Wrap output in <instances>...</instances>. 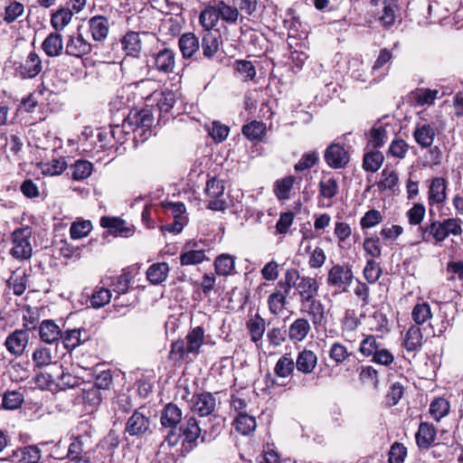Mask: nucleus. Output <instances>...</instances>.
<instances>
[{
  "label": "nucleus",
  "instance_id": "c85d7f7f",
  "mask_svg": "<svg viewBox=\"0 0 463 463\" xmlns=\"http://www.w3.org/2000/svg\"><path fill=\"white\" fill-rule=\"evenodd\" d=\"M339 184L332 175H323L318 183V194L323 199L332 201L338 194Z\"/></svg>",
  "mask_w": 463,
  "mask_h": 463
},
{
  "label": "nucleus",
  "instance_id": "f03ea898",
  "mask_svg": "<svg viewBox=\"0 0 463 463\" xmlns=\"http://www.w3.org/2000/svg\"><path fill=\"white\" fill-rule=\"evenodd\" d=\"M294 288L299 297V300L317 296L319 291V283L316 278L309 276H300L296 269H289L285 273V292L288 294Z\"/></svg>",
  "mask_w": 463,
  "mask_h": 463
},
{
  "label": "nucleus",
  "instance_id": "79ce46f5",
  "mask_svg": "<svg viewBox=\"0 0 463 463\" xmlns=\"http://www.w3.org/2000/svg\"><path fill=\"white\" fill-rule=\"evenodd\" d=\"M234 259L231 255L222 254L214 261L215 272L219 276H228L234 269Z\"/></svg>",
  "mask_w": 463,
  "mask_h": 463
},
{
  "label": "nucleus",
  "instance_id": "4be33fe9",
  "mask_svg": "<svg viewBox=\"0 0 463 463\" xmlns=\"http://www.w3.org/2000/svg\"><path fill=\"white\" fill-rule=\"evenodd\" d=\"M28 344V333L24 330H15L5 340L7 350L14 355H21Z\"/></svg>",
  "mask_w": 463,
  "mask_h": 463
},
{
  "label": "nucleus",
  "instance_id": "bb28decb",
  "mask_svg": "<svg viewBox=\"0 0 463 463\" xmlns=\"http://www.w3.org/2000/svg\"><path fill=\"white\" fill-rule=\"evenodd\" d=\"M178 46L183 57L189 59L199 51L200 42L194 33H186L179 38Z\"/></svg>",
  "mask_w": 463,
  "mask_h": 463
},
{
  "label": "nucleus",
  "instance_id": "c756f323",
  "mask_svg": "<svg viewBox=\"0 0 463 463\" xmlns=\"http://www.w3.org/2000/svg\"><path fill=\"white\" fill-rule=\"evenodd\" d=\"M63 345L67 350H73L80 344L89 339L88 332L85 329H70L61 334Z\"/></svg>",
  "mask_w": 463,
  "mask_h": 463
},
{
  "label": "nucleus",
  "instance_id": "603ef678",
  "mask_svg": "<svg viewBox=\"0 0 463 463\" xmlns=\"http://www.w3.org/2000/svg\"><path fill=\"white\" fill-rule=\"evenodd\" d=\"M439 91L437 90L419 89L412 92L413 100L420 106L431 105L437 99Z\"/></svg>",
  "mask_w": 463,
  "mask_h": 463
},
{
  "label": "nucleus",
  "instance_id": "0eeeda50",
  "mask_svg": "<svg viewBox=\"0 0 463 463\" xmlns=\"http://www.w3.org/2000/svg\"><path fill=\"white\" fill-rule=\"evenodd\" d=\"M300 311L310 317L312 324L315 326H325L326 317L325 305L317 298V296H312L299 300Z\"/></svg>",
  "mask_w": 463,
  "mask_h": 463
},
{
  "label": "nucleus",
  "instance_id": "0e129e2a",
  "mask_svg": "<svg viewBox=\"0 0 463 463\" xmlns=\"http://www.w3.org/2000/svg\"><path fill=\"white\" fill-rule=\"evenodd\" d=\"M382 275V268L373 260H368L364 269V276L370 284L376 282Z\"/></svg>",
  "mask_w": 463,
  "mask_h": 463
},
{
  "label": "nucleus",
  "instance_id": "a19ab883",
  "mask_svg": "<svg viewBox=\"0 0 463 463\" xmlns=\"http://www.w3.org/2000/svg\"><path fill=\"white\" fill-rule=\"evenodd\" d=\"M242 134L251 141L260 140L266 133V126L264 123L253 120L242 127Z\"/></svg>",
  "mask_w": 463,
  "mask_h": 463
},
{
  "label": "nucleus",
  "instance_id": "6e6552de",
  "mask_svg": "<svg viewBox=\"0 0 463 463\" xmlns=\"http://www.w3.org/2000/svg\"><path fill=\"white\" fill-rule=\"evenodd\" d=\"M177 433L184 438L183 446L186 449H192L196 445V440L201 436L202 430L194 416L186 415L177 429Z\"/></svg>",
  "mask_w": 463,
  "mask_h": 463
},
{
  "label": "nucleus",
  "instance_id": "aec40b11",
  "mask_svg": "<svg viewBox=\"0 0 463 463\" xmlns=\"http://www.w3.org/2000/svg\"><path fill=\"white\" fill-rule=\"evenodd\" d=\"M317 354L309 349L304 348L296 358L295 366L303 374H310L317 365Z\"/></svg>",
  "mask_w": 463,
  "mask_h": 463
},
{
  "label": "nucleus",
  "instance_id": "4d7b16f0",
  "mask_svg": "<svg viewBox=\"0 0 463 463\" xmlns=\"http://www.w3.org/2000/svg\"><path fill=\"white\" fill-rule=\"evenodd\" d=\"M446 271L449 274L448 280L460 282V288L463 290V260H452L447 264Z\"/></svg>",
  "mask_w": 463,
  "mask_h": 463
},
{
  "label": "nucleus",
  "instance_id": "13d9d810",
  "mask_svg": "<svg viewBox=\"0 0 463 463\" xmlns=\"http://www.w3.org/2000/svg\"><path fill=\"white\" fill-rule=\"evenodd\" d=\"M33 361L36 367L42 368L52 364L51 350L46 347H39L33 353Z\"/></svg>",
  "mask_w": 463,
  "mask_h": 463
},
{
  "label": "nucleus",
  "instance_id": "4468645a",
  "mask_svg": "<svg viewBox=\"0 0 463 463\" xmlns=\"http://www.w3.org/2000/svg\"><path fill=\"white\" fill-rule=\"evenodd\" d=\"M415 142L421 148L430 147L437 136V128L430 123H418L412 133Z\"/></svg>",
  "mask_w": 463,
  "mask_h": 463
},
{
  "label": "nucleus",
  "instance_id": "a211bd4d",
  "mask_svg": "<svg viewBox=\"0 0 463 463\" xmlns=\"http://www.w3.org/2000/svg\"><path fill=\"white\" fill-rule=\"evenodd\" d=\"M91 52V44L78 33L69 37L66 43L65 53L70 56L81 58Z\"/></svg>",
  "mask_w": 463,
  "mask_h": 463
},
{
  "label": "nucleus",
  "instance_id": "c03bdc74",
  "mask_svg": "<svg viewBox=\"0 0 463 463\" xmlns=\"http://www.w3.org/2000/svg\"><path fill=\"white\" fill-rule=\"evenodd\" d=\"M295 177L286 176L280 180H277L274 185V192L279 200H287L289 198L290 191L294 185Z\"/></svg>",
  "mask_w": 463,
  "mask_h": 463
},
{
  "label": "nucleus",
  "instance_id": "9d476101",
  "mask_svg": "<svg viewBox=\"0 0 463 463\" xmlns=\"http://www.w3.org/2000/svg\"><path fill=\"white\" fill-rule=\"evenodd\" d=\"M42 70V61L34 52H31L23 61L15 65V72L22 79L35 78Z\"/></svg>",
  "mask_w": 463,
  "mask_h": 463
},
{
  "label": "nucleus",
  "instance_id": "6e6d98bb",
  "mask_svg": "<svg viewBox=\"0 0 463 463\" xmlns=\"http://www.w3.org/2000/svg\"><path fill=\"white\" fill-rule=\"evenodd\" d=\"M350 355L351 354L347 351V348L339 342L334 343L329 349V357L337 365L343 364Z\"/></svg>",
  "mask_w": 463,
  "mask_h": 463
},
{
  "label": "nucleus",
  "instance_id": "7c9ffc66",
  "mask_svg": "<svg viewBox=\"0 0 463 463\" xmlns=\"http://www.w3.org/2000/svg\"><path fill=\"white\" fill-rule=\"evenodd\" d=\"M130 126H135L137 131L145 133L149 130L154 122L152 113L147 109L136 112L128 117Z\"/></svg>",
  "mask_w": 463,
  "mask_h": 463
},
{
  "label": "nucleus",
  "instance_id": "72a5a7b5",
  "mask_svg": "<svg viewBox=\"0 0 463 463\" xmlns=\"http://www.w3.org/2000/svg\"><path fill=\"white\" fill-rule=\"evenodd\" d=\"M169 273V266L166 262L152 264L146 270V278L151 284L159 285L164 282Z\"/></svg>",
  "mask_w": 463,
  "mask_h": 463
},
{
  "label": "nucleus",
  "instance_id": "c9c22d12",
  "mask_svg": "<svg viewBox=\"0 0 463 463\" xmlns=\"http://www.w3.org/2000/svg\"><path fill=\"white\" fill-rule=\"evenodd\" d=\"M188 353L197 354L204 342V330L202 326L193 328L186 335Z\"/></svg>",
  "mask_w": 463,
  "mask_h": 463
},
{
  "label": "nucleus",
  "instance_id": "69168bd1",
  "mask_svg": "<svg viewBox=\"0 0 463 463\" xmlns=\"http://www.w3.org/2000/svg\"><path fill=\"white\" fill-rule=\"evenodd\" d=\"M409 150V145L402 138H395L392 141L388 154L399 159H403Z\"/></svg>",
  "mask_w": 463,
  "mask_h": 463
},
{
  "label": "nucleus",
  "instance_id": "680f3d73",
  "mask_svg": "<svg viewBox=\"0 0 463 463\" xmlns=\"http://www.w3.org/2000/svg\"><path fill=\"white\" fill-rule=\"evenodd\" d=\"M426 213L425 206L420 203H416L406 213L408 222L411 225H420Z\"/></svg>",
  "mask_w": 463,
  "mask_h": 463
},
{
  "label": "nucleus",
  "instance_id": "9b49d317",
  "mask_svg": "<svg viewBox=\"0 0 463 463\" xmlns=\"http://www.w3.org/2000/svg\"><path fill=\"white\" fill-rule=\"evenodd\" d=\"M150 418L139 411H136L128 420L125 431L133 437H141L150 431Z\"/></svg>",
  "mask_w": 463,
  "mask_h": 463
},
{
  "label": "nucleus",
  "instance_id": "f3484780",
  "mask_svg": "<svg viewBox=\"0 0 463 463\" xmlns=\"http://www.w3.org/2000/svg\"><path fill=\"white\" fill-rule=\"evenodd\" d=\"M180 263L182 266L196 265L205 260L206 255L203 249L198 248L197 242H187L183 252L180 254Z\"/></svg>",
  "mask_w": 463,
  "mask_h": 463
},
{
  "label": "nucleus",
  "instance_id": "e2e57ef3",
  "mask_svg": "<svg viewBox=\"0 0 463 463\" xmlns=\"http://www.w3.org/2000/svg\"><path fill=\"white\" fill-rule=\"evenodd\" d=\"M220 18L229 24H235L239 18V10L237 7H232L221 2L218 5Z\"/></svg>",
  "mask_w": 463,
  "mask_h": 463
},
{
  "label": "nucleus",
  "instance_id": "f8f14e48",
  "mask_svg": "<svg viewBox=\"0 0 463 463\" xmlns=\"http://www.w3.org/2000/svg\"><path fill=\"white\" fill-rule=\"evenodd\" d=\"M448 181L444 177H433L428 187L429 206L442 204L447 200Z\"/></svg>",
  "mask_w": 463,
  "mask_h": 463
},
{
  "label": "nucleus",
  "instance_id": "393cba45",
  "mask_svg": "<svg viewBox=\"0 0 463 463\" xmlns=\"http://www.w3.org/2000/svg\"><path fill=\"white\" fill-rule=\"evenodd\" d=\"M436 439V430L434 426L428 422H421L418 431L415 434V439L420 449H429Z\"/></svg>",
  "mask_w": 463,
  "mask_h": 463
},
{
  "label": "nucleus",
  "instance_id": "bf43d9fd",
  "mask_svg": "<svg viewBox=\"0 0 463 463\" xmlns=\"http://www.w3.org/2000/svg\"><path fill=\"white\" fill-rule=\"evenodd\" d=\"M380 348L376 337L373 335L365 336L359 346L360 354L364 357L373 356Z\"/></svg>",
  "mask_w": 463,
  "mask_h": 463
},
{
  "label": "nucleus",
  "instance_id": "dca6fc26",
  "mask_svg": "<svg viewBox=\"0 0 463 463\" xmlns=\"http://www.w3.org/2000/svg\"><path fill=\"white\" fill-rule=\"evenodd\" d=\"M100 225L115 236L129 237L134 233L133 226L118 217L104 216L100 219Z\"/></svg>",
  "mask_w": 463,
  "mask_h": 463
},
{
  "label": "nucleus",
  "instance_id": "1a4fd4ad",
  "mask_svg": "<svg viewBox=\"0 0 463 463\" xmlns=\"http://www.w3.org/2000/svg\"><path fill=\"white\" fill-rule=\"evenodd\" d=\"M326 164L334 169L345 168L350 161L349 153L338 143H332L325 151Z\"/></svg>",
  "mask_w": 463,
  "mask_h": 463
},
{
  "label": "nucleus",
  "instance_id": "7ed1b4c3",
  "mask_svg": "<svg viewBox=\"0 0 463 463\" xmlns=\"http://www.w3.org/2000/svg\"><path fill=\"white\" fill-rule=\"evenodd\" d=\"M182 419V410L176 404L170 402L164 407L160 414V422L164 428H169L170 431L162 442V447L167 444L171 448L179 442L181 435L177 433V426L181 424Z\"/></svg>",
  "mask_w": 463,
  "mask_h": 463
},
{
  "label": "nucleus",
  "instance_id": "20e7f679",
  "mask_svg": "<svg viewBox=\"0 0 463 463\" xmlns=\"http://www.w3.org/2000/svg\"><path fill=\"white\" fill-rule=\"evenodd\" d=\"M147 65L160 73H173L175 68V52L164 44L147 55Z\"/></svg>",
  "mask_w": 463,
  "mask_h": 463
},
{
  "label": "nucleus",
  "instance_id": "a18cd8bd",
  "mask_svg": "<svg viewBox=\"0 0 463 463\" xmlns=\"http://www.w3.org/2000/svg\"><path fill=\"white\" fill-rule=\"evenodd\" d=\"M384 156L380 151H372L364 155L363 166L367 172L375 173L381 167Z\"/></svg>",
  "mask_w": 463,
  "mask_h": 463
},
{
  "label": "nucleus",
  "instance_id": "ddd939ff",
  "mask_svg": "<svg viewBox=\"0 0 463 463\" xmlns=\"http://www.w3.org/2000/svg\"><path fill=\"white\" fill-rule=\"evenodd\" d=\"M398 13V0H384L377 12L376 19L384 29H390L394 25Z\"/></svg>",
  "mask_w": 463,
  "mask_h": 463
},
{
  "label": "nucleus",
  "instance_id": "8fccbe9b",
  "mask_svg": "<svg viewBox=\"0 0 463 463\" xmlns=\"http://www.w3.org/2000/svg\"><path fill=\"white\" fill-rule=\"evenodd\" d=\"M72 13L69 8L57 10L51 18V24L56 31H61L71 20Z\"/></svg>",
  "mask_w": 463,
  "mask_h": 463
},
{
  "label": "nucleus",
  "instance_id": "37998d69",
  "mask_svg": "<svg viewBox=\"0 0 463 463\" xmlns=\"http://www.w3.org/2000/svg\"><path fill=\"white\" fill-rule=\"evenodd\" d=\"M449 403L446 399L436 398L430 402V414L439 421L449 413Z\"/></svg>",
  "mask_w": 463,
  "mask_h": 463
},
{
  "label": "nucleus",
  "instance_id": "473e14b6",
  "mask_svg": "<svg viewBox=\"0 0 463 463\" xmlns=\"http://www.w3.org/2000/svg\"><path fill=\"white\" fill-rule=\"evenodd\" d=\"M310 329L311 326L307 318H298L289 326L288 337L292 341L300 342L307 337Z\"/></svg>",
  "mask_w": 463,
  "mask_h": 463
},
{
  "label": "nucleus",
  "instance_id": "e433bc0d",
  "mask_svg": "<svg viewBox=\"0 0 463 463\" xmlns=\"http://www.w3.org/2000/svg\"><path fill=\"white\" fill-rule=\"evenodd\" d=\"M61 335L59 326L51 320H44L40 326V337L43 341L52 344Z\"/></svg>",
  "mask_w": 463,
  "mask_h": 463
},
{
  "label": "nucleus",
  "instance_id": "ea45409f",
  "mask_svg": "<svg viewBox=\"0 0 463 463\" xmlns=\"http://www.w3.org/2000/svg\"><path fill=\"white\" fill-rule=\"evenodd\" d=\"M295 367L294 360L286 354L276 363L274 373L279 378H286L293 373Z\"/></svg>",
  "mask_w": 463,
  "mask_h": 463
},
{
  "label": "nucleus",
  "instance_id": "2eb2a0df",
  "mask_svg": "<svg viewBox=\"0 0 463 463\" xmlns=\"http://www.w3.org/2000/svg\"><path fill=\"white\" fill-rule=\"evenodd\" d=\"M192 410L201 417L211 415L216 408V399L211 392H203L193 396Z\"/></svg>",
  "mask_w": 463,
  "mask_h": 463
},
{
  "label": "nucleus",
  "instance_id": "5fc2aeb1",
  "mask_svg": "<svg viewBox=\"0 0 463 463\" xmlns=\"http://www.w3.org/2000/svg\"><path fill=\"white\" fill-rule=\"evenodd\" d=\"M220 18L218 7H208L200 14V23L208 32L214 27Z\"/></svg>",
  "mask_w": 463,
  "mask_h": 463
},
{
  "label": "nucleus",
  "instance_id": "864d4df0",
  "mask_svg": "<svg viewBox=\"0 0 463 463\" xmlns=\"http://www.w3.org/2000/svg\"><path fill=\"white\" fill-rule=\"evenodd\" d=\"M111 299V292L105 288H96L90 297V302L92 307L99 308L107 305Z\"/></svg>",
  "mask_w": 463,
  "mask_h": 463
},
{
  "label": "nucleus",
  "instance_id": "4c0bfd02",
  "mask_svg": "<svg viewBox=\"0 0 463 463\" xmlns=\"http://www.w3.org/2000/svg\"><path fill=\"white\" fill-rule=\"evenodd\" d=\"M432 317L431 307L427 302L417 303L411 311V318L415 326H421Z\"/></svg>",
  "mask_w": 463,
  "mask_h": 463
},
{
  "label": "nucleus",
  "instance_id": "09e8293b",
  "mask_svg": "<svg viewBox=\"0 0 463 463\" xmlns=\"http://www.w3.org/2000/svg\"><path fill=\"white\" fill-rule=\"evenodd\" d=\"M23 402L24 394L19 391H7L3 395L2 406L5 410H16L22 406Z\"/></svg>",
  "mask_w": 463,
  "mask_h": 463
},
{
  "label": "nucleus",
  "instance_id": "f257e3e1",
  "mask_svg": "<svg viewBox=\"0 0 463 463\" xmlns=\"http://www.w3.org/2000/svg\"><path fill=\"white\" fill-rule=\"evenodd\" d=\"M462 223L459 218H448L442 222L432 220L430 223L419 227L421 241L428 242L433 239L437 243H440L449 235L460 236L463 232Z\"/></svg>",
  "mask_w": 463,
  "mask_h": 463
},
{
  "label": "nucleus",
  "instance_id": "de8ad7c7",
  "mask_svg": "<svg viewBox=\"0 0 463 463\" xmlns=\"http://www.w3.org/2000/svg\"><path fill=\"white\" fill-rule=\"evenodd\" d=\"M287 296L288 294H286L285 291L282 293L279 290L269 296L268 305L271 314L279 315L282 312V310L285 308Z\"/></svg>",
  "mask_w": 463,
  "mask_h": 463
},
{
  "label": "nucleus",
  "instance_id": "cd10ccee",
  "mask_svg": "<svg viewBox=\"0 0 463 463\" xmlns=\"http://www.w3.org/2000/svg\"><path fill=\"white\" fill-rule=\"evenodd\" d=\"M89 29L93 40L101 42L108 36L109 20L104 16H94L89 21Z\"/></svg>",
  "mask_w": 463,
  "mask_h": 463
},
{
  "label": "nucleus",
  "instance_id": "49530a36",
  "mask_svg": "<svg viewBox=\"0 0 463 463\" xmlns=\"http://www.w3.org/2000/svg\"><path fill=\"white\" fill-rule=\"evenodd\" d=\"M202 50L204 57L213 58L219 50L217 36L211 32L205 33L202 40Z\"/></svg>",
  "mask_w": 463,
  "mask_h": 463
},
{
  "label": "nucleus",
  "instance_id": "052dcab7",
  "mask_svg": "<svg viewBox=\"0 0 463 463\" xmlns=\"http://www.w3.org/2000/svg\"><path fill=\"white\" fill-rule=\"evenodd\" d=\"M67 164L63 158L52 159L42 164V172L44 175H58L66 169Z\"/></svg>",
  "mask_w": 463,
  "mask_h": 463
},
{
  "label": "nucleus",
  "instance_id": "f704fd0d",
  "mask_svg": "<svg viewBox=\"0 0 463 463\" xmlns=\"http://www.w3.org/2000/svg\"><path fill=\"white\" fill-rule=\"evenodd\" d=\"M106 396L107 395L104 393V391L97 389L96 386L91 383L86 384L82 389L83 402L92 409L99 406Z\"/></svg>",
  "mask_w": 463,
  "mask_h": 463
},
{
  "label": "nucleus",
  "instance_id": "3c124183",
  "mask_svg": "<svg viewBox=\"0 0 463 463\" xmlns=\"http://www.w3.org/2000/svg\"><path fill=\"white\" fill-rule=\"evenodd\" d=\"M71 171L74 180L86 179L92 173V164L87 160H78L71 165Z\"/></svg>",
  "mask_w": 463,
  "mask_h": 463
},
{
  "label": "nucleus",
  "instance_id": "58836bf2",
  "mask_svg": "<svg viewBox=\"0 0 463 463\" xmlns=\"http://www.w3.org/2000/svg\"><path fill=\"white\" fill-rule=\"evenodd\" d=\"M235 430L242 435H249L256 429L255 418L246 413H239L233 422Z\"/></svg>",
  "mask_w": 463,
  "mask_h": 463
},
{
  "label": "nucleus",
  "instance_id": "39448f33",
  "mask_svg": "<svg viewBox=\"0 0 463 463\" xmlns=\"http://www.w3.org/2000/svg\"><path fill=\"white\" fill-rule=\"evenodd\" d=\"M32 231L29 227L20 228L12 233L11 254L17 260H27L32 256Z\"/></svg>",
  "mask_w": 463,
  "mask_h": 463
},
{
  "label": "nucleus",
  "instance_id": "338daca9",
  "mask_svg": "<svg viewBox=\"0 0 463 463\" xmlns=\"http://www.w3.org/2000/svg\"><path fill=\"white\" fill-rule=\"evenodd\" d=\"M42 451L37 446H26L22 449L20 463H40Z\"/></svg>",
  "mask_w": 463,
  "mask_h": 463
},
{
  "label": "nucleus",
  "instance_id": "774afa93",
  "mask_svg": "<svg viewBox=\"0 0 463 463\" xmlns=\"http://www.w3.org/2000/svg\"><path fill=\"white\" fill-rule=\"evenodd\" d=\"M407 455L406 447L399 442H394L389 451V463H403Z\"/></svg>",
  "mask_w": 463,
  "mask_h": 463
},
{
  "label": "nucleus",
  "instance_id": "5701e85b",
  "mask_svg": "<svg viewBox=\"0 0 463 463\" xmlns=\"http://www.w3.org/2000/svg\"><path fill=\"white\" fill-rule=\"evenodd\" d=\"M48 381L55 383L61 389L73 388L78 384V379L69 373H64L62 365L53 364V372L48 373Z\"/></svg>",
  "mask_w": 463,
  "mask_h": 463
},
{
  "label": "nucleus",
  "instance_id": "6ab92c4d",
  "mask_svg": "<svg viewBox=\"0 0 463 463\" xmlns=\"http://www.w3.org/2000/svg\"><path fill=\"white\" fill-rule=\"evenodd\" d=\"M141 36L149 37L147 33L128 32L121 39L122 49L127 55L138 57L142 50Z\"/></svg>",
  "mask_w": 463,
  "mask_h": 463
},
{
  "label": "nucleus",
  "instance_id": "2f4dec72",
  "mask_svg": "<svg viewBox=\"0 0 463 463\" xmlns=\"http://www.w3.org/2000/svg\"><path fill=\"white\" fill-rule=\"evenodd\" d=\"M42 48L49 57L60 55L63 49L61 35L59 33H50L43 42Z\"/></svg>",
  "mask_w": 463,
  "mask_h": 463
},
{
  "label": "nucleus",
  "instance_id": "412c9836",
  "mask_svg": "<svg viewBox=\"0 0 463 463\" xmlns=\"http://www.w3.org/2000/svg\"><path fill=\"white\" fill-rule=\"evenodd\" d=\"M246 328L250 334V340L259 348L262 344V337L266 329L264 318L259 314L254 315L246 322Z\"/></svg>",
  "mask_w": 463,
  "mask_h": 463
},
{
  "label": "nucleus",
  "instance_id": "a878e982",
  "mask_svg": "<svg viewBox=\"0 0 463 463\" xmlns=\"http://www.w3.org/2000/svg\"><path fill=\"white\" fill-rule=\"evenodd\" d=\"M150 99L156 102V107L160 113H168L176 101V94L168 90H156L152 93Z\"/></svg>",
  "mask_w": 463,
  "mask_h": 463
},
{
  "label": "nucleus",
  "instance_id": "423d86ee",
  "mask_svg": "<svg viewBox=\"0 0 463 463\" xmlns=\"http://www.w3.org/2000/svg\"><path fill=\"white\" fill-rule=\"evenodd\" d=\"M353 279L350 267L336 264L329 269L326 282L328 286L337 288L341 292H347Z\"/></svg>",
  "mask_w": 463,
  "mask_h": 463
},
{
  "label": "nucleus",
  "instance_id": "b1692460",
  "mask_svg": "<svg viewBox=\"0 0 463 463\" xmlns=\"http://www.w3.org/2000/svg\"><path fill=\"white\" fill-rule=\"evenodd\" d=\"M407 352H418L423 345V334L420 326L412 325L405 333L403 343Z\"/></svg>",
  "mask_w": 463,
  "mask_h": 463
}]
</instances>
